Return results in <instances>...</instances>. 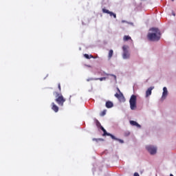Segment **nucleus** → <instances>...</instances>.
Here are the masks:
<instances>
[{
	"instance_id": "12",
	"label": "nucleus",
	"mask_w": 176,
	"mask_h": 176,
	"mask_svg": "<svg viewBox=\"0 0 176 176\" xmlns=\"http://www.w3.org/2000/svg\"><path fill=\"white\" fill-rule=\"evenodd\" d=\"M113 107V103L111 101L106 102V108H112Z\"/></svg>"
},
{
	"instance_id": "1",
	"label": "nucleus",
	"mask_w": 176,
	"mask_h": 176,
	"mask_svg": "<svg viewBox=\"0 0 176 176\" xmlns=\"http://www.w3.org/2000/svg\"><path fill=\"white\" fill-rule=\"evenodd\" d=\"M151 32H149L147 35L148 39L151 41L152 42H157V41H160V36H162V33H160V30L159 28H153L150 29Z\"/></svg>"
},
{
	"instance_id": "18",
	"label": "nucleus",
	"mask_w": 176,
	"mask_h": 176,
	"mask_svg": "<svg viewBox=\"0 0 176 176\" xmlns=\"http://www.w3.org/2000/svg\"><path fill=\"white\" fill-rule=\"evenodd\" d=\"M108 136H109V137H111V138H112V140H118V138H116L113 135H112V134H111V133L108 134Z\"/></svg>"
},
{
	"instance_id": "28",
	"label": "nucleus",
	"mask_w": 176,
	"mask_h": 176,
	"mask_svg": "<svg viewBox=\"0 0 176 176\" xmlns=\"http://www.w3.org/2000/svg\"><path fill=\"white\" fill-rule=\"evenodd\" d=\"M172 14H173V16H175V12H173Z\"/></svg>"
},
{
	"instance_id": "17",
	"label": "nucleus",
	"mask_w": 176,
	"mask_h": 176,
	"mask_svg": "<svg viewBox=\"0 0 176 176\" xmlns=\"http://www.w3.org/2000/svg\"><path fill=\"white\" fill-rule=\"evenodd\" d=\"M92 141H96V142H100V141H104L102 138H93Z\"/></svg>"
},
{
	"instance_id": "27",
	"label": "nucleus",
	"mask_w": 176,
	"mask_h": 176,
	"mask_svg": "<svg viewBox=\"0 0 176 176\" xmlns=\"http://www.w3.org/2000/svg\"><path fill=\"white\" fill-rule=\"evenodd\" d=\"M133 175L134 176H140V174H138V173H135Z\"/></svg>"
},
{
	"instance_id": "24",
	"label": "nucleus",
	"mask_w": 176,
	"mask_h": 176,
	"mask_svg": "<svg viewBox=\"0 0 176 176\" xmlns=\"http://www.w3.org/2000/svg\"><path fill=\"white\" fill-rule=\"evenodd\" d=\"M108 75H110V76H113L114 80H116V76L115 75H113V74H107V76H108Z\"/></svg>"
},
{
	"instance_id": "11",
	"label": "nucleus",
	"mask_w": 176,
	"mask_h": 176,
	"mask_svg": "<svg viewBox=\"0 0 176 176\" xmlns=\"http://www.w3.org/2000/svg\"><path fill=\"white\" fill-rule=\"evenodd\" d=\"M130 124H131V126H136V127H141V125H140V124H138L135 121L131 120L130 121Z\"/></svg>"
},
{
	"instance_id": "29",
	"label": "nucleus",
	"mask_w": 176,
	"mask_h": 176,
	"mask_svg": "<svg viewBox=\"0 0 176 176\" xmlns=\"http://www.w3.org/2000/svg\"><path fill=\"white\" fill-rule=\"evenodd\" d=\"M172 1V2H174V0H171Z\"/></svg>"
},
{
	"instance_id": "5",
	"label": "nucleus",
	"mask_w": 176,
	"mask_h": 176,
	"mask_svg": "<svg viewBox=\"0 0 176 176\" xmlns=\"http://www.w3.org/2000/svg\"><path fill=\"white\" fill-rule=\"evenodd\" d=\"M146 149L151 155H155L156 152L157 151V148L153 146H147Z\"/></svg>"
},
{
	"instance_id": "23",
	"label": "nucleus",
	"mask_w": 176,
	"mask_h": 176,
	"mask_svg": "<svg viewBox=\"0 0 176 176\" xmlns=\"http://www.w3.org/2000/svg\"><path fill=\"white\" fill-rule=\"evenodd\" d=\"M58 89L59 91H61V84H60V83L58 84Z\"/></svg>"
},
{
	"instance_id": "26",
	"label": "nucleus",
	"mask_w": 176,
	"mask_h": 176,
	"mask_svg": "<svg viewBox=\"0 0 176 176\" xmlns=\"http://www.w3.org/2000/svg\"><path fill=\"white\" fill-rule=\"evenodd\" d=\"M100 130H102V131H104L105 129H104L102 126H100Z\"/></svg>"
},
{
	"instance_id": "16",
	"label": "nucleus",
	"mask_w": 176,
	"mask_h": 176,
	"mask_svg": "<svg viewBox=\"0 0 176 176\" xmlns=\"http://www.w3.org/2000/svg\"><path fill=\"white\" fill-rule=\"evenodd\" d=\"M94 80H100V82H102V80H107V78L102 77V78H94Z\"/></svg>"
},
{
	"instance_id": "4",
	"label": "nucleus",
	"mask_w": 176,
	"mask_h": 176,
	"mask_svg": "<svg viewBox=\"0 0 176 176\" xmlns=\"http://www.w3.org/2000/svg\"><path fill=\"white\" fill-rule=\"evenodd\" d=\"M129 46L127 45H124L122 47V50H123V54H122V57L124 60L127 58H130V53L129 52Z\"/></svg>"
},
{
	"instance_id": "3",
	"label": "nucleus",
	"mask_w": 176,
	"mask_h": 176,
	"mask_svg": "<svg viewBox=\"0 0 176 176\" xmlns=\"http://www.w3.org/2000/svg\"><path fill=\"white\" fill-rule=\"evenodd\" d=\"M130 108L132 111L137 109V96L132 95L129 100Z\"/></svg>"
},
{
	"instance_id": "6",
	"label": "nucleus",
	"mask_w": 176,
	"mask_h": 176,
	"mask_svg": "<svg viewBox=\"0 0 176 176\" xmlns=\"http://www.w3.org/2000/svg\"><path fill=\"white\" fill-rule=\"evenodd\" d=\"M117 90L119 94H115V97L118 98V100H119L120 101H123L124 100V96H123V94L120 91V89H119V88H117Z\"/></svg>"
},
{
	"instance_id": "10",
	"label": "nucleus",
	"mask_w": 176,
	"mask_h": 176,
	"mask_svg": "<svg viewBox=\"0 0 176 176\" xmlns=\"http://www.w3.org/2000/svg\"><path fill=\"white\" fill-rule=\"evenodd\" d=\"M168 94V91H167V87H164L163 88L162 98H166V97H167Z\"/></svg>"
},
{
	"instance_id": "14",
	"label": "nucleus",
	"mask_w": 176,
	"mask_h": 176,
	"mask_svg": "<svg viewBox=\"0 0 176 176\" xmlns=\"http://www.w3.org/2000/svg\"><path fill=\"white\" fill-rule=\"evenodd\" d=\"M113 56V50H110L109 51V55H108L109 59L111 60V58H112Z\"/></svg>"
},
{
	"instance_id": "13",
	"label": "nucleus",
	"mask_w": 176,
	"mask_h": 176,
	"mask_svg": "<svg viewBox=\"0 0 176 176\" xmlns=\"http://www.w3.org/2000/svg\"><path fill=\"white\" fill-rule=\"evenodd\" d=\"M123 41L124 42H127V41H131V42H133V40L131 39V37L130 36H124L123 38Z\"/></svg>"
},
{
	"instance_id": "2",
	"label": "nucleus",
	"mask_w": 176,
	"mask_h": 176,
	"mask_svg": "<svg viewBox=\"0 0 176 176\" xmlns=\"http://www.w3.org/2000/svg\"><path fill=\"white\" fill-rule=\"evenodd\" d=\"M54 95H55L56 99L55 101L59 105V107H64V102H65L66 100L63 96V94L58 92H54Z\"/></svg>"
},
{
	"instance_id": "25",
	"label": "nucleus",
	"mask_w": 176,
	"mask_h": 176,
	"mask_svg": "<svg viewBox=\"0 0 176 176\" xmlns=\"http://www.w3.org/2000/svg\"><path fill=\"white\" fill-rule=\"evenodd\" d=\"M117 141H119L121 144H123L124 142L120 139H118Z\"/></svg>"
},
{
	"instance_id": "8",
	"label": "nucleus",
	"mask_w": 176,
	"mask_h": 176,
	"mask_svg": "<svg viewBox=\"0 0 176 176\" xmlns=\"http://www.w3.org/2000/svg\"><path fill=\"white\" fill-rule=\"evenodd\" d=\"M51 105H52V111H54L56 113L58 112L59 108H58V106H57V105L56 104V103L52 102V103L51 104Z\"/></svg>"
},
{
	"instance_id": "22",
	"label": "nucleus",
	"mask_w": 176,
	"mask_h": 176,
	"mask_svg": "<svg viewBox=\"0 0 176 176\" xmlns=\"http://www.w3.org/2000/svg\"><path fill=\"white\" fill-rule=\"evenodd\" d=\"M108 134H109L108 132H107V130H104L103 131V137H105V135H108Z\"/></svg>"
},
{
	"instance_id": "9",
	"label": "nucleus",
	"mask_w": 176,
	"mask_h": 176,
	"mask_svg": "<svg viewBox=\"0 0 176 176\" xmlns=\"http://www.w3.org/2000/svg\"><path fill=\"white\" fill-rule=\"evenodd\" d=\"M152 90H153V87H151L146 91V97H149L152 94Z\"/></svg>"
},
{
	"instance_id": "21",
	"label": "nucleus",
	"mask_w": 176,
	"mask_h": 176,
	"mask_svg": "<svg viewBox=\"0 0 176 176\" xmlns=\"http://www.w3.org/2000/svg\"><path fill=\"white\" fill-rule=\"evenodd\" d=\"M124 137H129L130 135V132L129 131H126L124 133Z\"/></svg>"
},
{
	"instance_id": "20",
	"label": "nucleus",
	"mask_w": 176,
	"mask_h": 176,
	"mask_svg": "<svg viewBox=\"0 0 176 176\" xmlns=\"http://www.w3.org/2000/svg\"><path fill=\"white\" fill-rule=\"evenodd\" d=\"M96 126L97 127H100V129L101 128V123H100V121H98V120H96Z\"/></svg>"
},
{
	"instance_id": "15",
	"label": "nucleus",
	"mask_w": 176,
	"mask_h": 176,
	"mask_svg": "<svg viewBox=\"0 0 176 176\" xmlns=\"http://www.w3.org/2000/svg\"><path fill=\"white\" fill-rule=\"evenodd\" d=\"M84 57L87 60H90V58H94V56H93V55H89L87 54H85Z\"/></svg>"
},
{
	"instance_id": "19",
	"label": "nucleus",
	"mask_w": 176,
	"mask_h": 176,
	"mask_svg": "<svg viewBox=\"0 0 176 176\" xmlns=\"http://www.w3.org/2000/svg\"><path fill=\"white\" fill-rule=\"evenodd\" d=\"M107 115V110H104L100 113V116H105Z\"/></svg>"
},
{
	"instance_id": "7",
	"label": "nucleus",
	"mask_w": 176,
	"mask_h": 176,
	"mask_svg": "<svg viewBox=\"0 0 176 176\" xmlns=\"http://www.w3.org/2000/svg\"><path fill=\"white\" fill-rule=\"evenodd\" d=\"M102 12L104 13H107V14H109L111 16H113L114 17V19H116V14H115V13H113L112 12H110L109 10H107L105 8L102 9Z\"/></svg>"
}]
</instances>
